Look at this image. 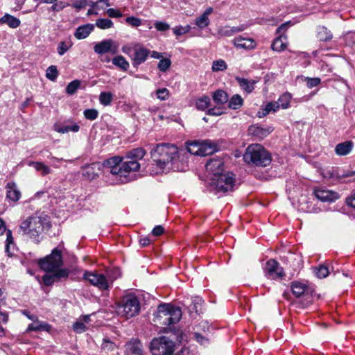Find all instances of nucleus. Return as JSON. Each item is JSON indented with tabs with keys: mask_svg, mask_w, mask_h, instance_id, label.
<instances>
[{
	"mask_svg": "<svg viewBox=\"0 0 355 355\" xmlns=\"http://www.w3.org/2000/svg\"><path fill=\"white\" fill-rule=\"evenodd\" d=\"M153 160L157 167L166 171L184 170V164L180 161L178 148L170 144H159L151 150Z\"/></svg>",
	"mask_w": 355,
	"mask_h": 355,
	"instance_id": "obj_1",
	"label": "nucleus"
},
{
	"mask_svg": "<svg viewBox=\"0 0 355 355\" xmlns=\"http://www.w3.org/2000/svg\"><path fill=\"white\" fill-rule=\"evenodd\" d=\"M206 170L214 175L213 180H216V189L218 193L232 191L235 179L232 173H223L224 162L222 159H211L206 164Z\"/></svg>",
	"mask_w": 355,
	"mask_h": 355,
	"instance_id": "obj_2",
	"label": "nucleus"
},
{
	"mask_svg": "<svg viewBox=\"0 0 355 355\" xmlns=\"http://www.w3.org/2000/svg\"><path fill=\"white\" fill-rule=\"evenodd\" d=\"M51 223L47 216H33L23 220L19 226L23 234L33 241L39 243L40 235L44 230L51 228Z\"/></svg>",
	"mask_w": 355,
	"mask_h": 355,
	"instance_id": "obj_3",
	"label": "nucleus"
},
{
	"mask_svg": "<svg viewBox=\"0 0 355 355\" xmlns=\"http://www.w3.org/2000/svg\"><path fill=\"white\" fill-rule=\"evenodd\" d=\"M181 318L182 311L179 307L171 304H161L154 313L153 321L157 326L170 329V327L178 322Z\"/></svg>",
	"mask_w": 355,
	"mask_h": 355,
	"instance_id": "obj_4",
	"label": "nucleus"
},
{
	"mask_svg": "<svg viewBox=\"0 0 355 355\" xmlns=\"http://www.w3.org/2000/svg\"><path fill=\"white\" fill-rule=\"evenodd\" d=\"M244 162L252 166L266 167L272 161L270 153L261 144H253L248 146L243 155Z\"/></svg>",
	"mask_w": 355,
	"mask_h": 355,
	"instance_id": "obj_5",
	"label": "nucleus"
},
{
	"mask_svg": "<svg viewBox=\"0 0 355 355\" xmlns=\"http://www.w3.org/2000/svg\"><path fill=\"white\" fill-rule=\"evenodd\" d=\"M122 160V157L114 156L105 159L102 164L104 173L108 178L107 181L111 184L128 183V178L120 175Z\"/></svg>",
	"mask_w": 355,
	"mask_h": 355,
	"instance_id": "obj_6",
	"label": "nucleus"
},
{
	"mask_svg": "<svg viewBox=\"0 0 355 355\" xmlns=\"http://www.w3.org/2000/svg\"><path fill=\"white\" fill-rule=\"evenodd\" d=\"M139 300L133 294L124 295L116 306L118 315L126 319L136 316L139 314Z\"/></svg>",
	"mask_w": 355,
	"mask_h": 355,
	"instance_id": "obj_7",
	"label": "nucleus"
},
{
	"mask_svg": "<svg viewBox=\"0 0 355 355\" xmlns=\"http://www.w3.org/2000/svg\"><path fill=\"white\" fill-rule=\"evenodd\" d=\"M175 343L166 336L154 338L150 343L153 355H172L175 351Z\"/></svg>",
	"mask_w": 355,
	"mask_h": 355,
	"instance_id": "obj_8",
	"label": "nucleus"
},
{
	"mask_svg": "<svg viewBox=\"0 0 355 355\" xmlns=\"http://www.w3.org/2000/svg\"><path fill=\"white\" fill-rule=\"evenodd\" d=\"M39 265L45 271L58 270L62 265L61 251L58 248L53 249L51 254L39 261Z\"/></svg>",
	"mask_w": 355,
	"mask_h": 355,
	"instance_id": "obj_9",
	"label": "nucleus"
},
{
	"mask_svg": "<svg viewBox=\"0 0 355 355\" xmlns=\"http://www.w3.org/2000/svg\"><path fill=\"white\" fill-rule=\"evenodd\" d=\"M83 279L100 290H107L109 287L105 277L102 274L85 271L83 275Z\"/></svg>",
	"mask_w": 355,
	"mask_h": 355,
	"instance_id": "obj_10",
	"label": "nucleus"
},
{
	"mask_svg": "<svg viewBox=\"0 0 355 355\" xmlns=\"http://www.w3.org/2000/svg\"><path fill=\"white\" fill-rule=\"evenodd\" d=\"M264 271L266 277L272 279H280L284 275L283 268L274 259H270L267 261Z\"/></svg>",
	"mask_w": 355,
	"mask_h": 355,
	"instance_id": "obj_11",
	"label": "nucleus"
},
{
	"mask_svg": "<svg viewBox=\"0 0 355 355\" xmlns=\"http://www.w3.org/2000/svg\"><path fill=\"white\" fill-rule=\"evenodd\" d=\"M48 272L49 273L44 275L42 278L43 282L46 286H51L53 283L59 282L62 278L66 279L69 275V270L66 268Z\"/></svg>",
	"mask_w": 355,
	"mask_h": 355,
	"instance_id": "obj_12",
	"label": "nucleus"
},
{
	"mask_svg": "<svg viewBox=\"0 0 355 355\" xmlns=\"http://www.w3.org/2000/svg\"><path fill=\"white\" fill-rule=\"evenodd\" d=\"M273 131L272 126H262L259 124L251 125L248 128V135L257 140H262Z\"/></svg>",
	"mask_w": 355,
	"mask_h": 355,
	"instance_id": "obj_13",
	"label": "nucleus"
},
{
	"mask_svg": "<svg viewBox=\"0 0 355 355\" xmlns=\"http://www.w3.org/2000/svg\"><path fill=\"white\" fill-rule=\"evenodd\" d=\"M140 168V164L135 161L125 159L121 162L120 175H125L128 178V182L133 180L135 175H131V172L137 171Z\"/></svg>",
	"mask_w": 355,
	"mask_h": 355,
	"instance_id": "obj_14",
	"label": "nucleus"
},
{
	"mask_svg": "<svg viewBox=\"0 0 355 355\" xmlns=\"http://www.w3.org/2000/svg\"><path fill=\"white\" fill-rule=\"evenodd\" d=\"M114 42L112 40H104L95 44L94 47V52L97 54H104L111 52L114 54L117 52V46L113 47Z\"/></svg>",
	"mask_w": 355,
	"mask_h": 355,
	"instance_id": "obj_15",
	"label": "nucleus"
},
{
	"mask_svg": "<svg viewBox=\"0 0 355 355\" xmlns=\"http://www.w3.org/2000/svg\"><path fill=\"white\" fill-rule=\"evenodd\" d=\"M219 149L218 144L211 140L199 141V156H207L213 154Z\"/></svg>",
	"mask_w": 355,
	"mask_h": 355,
	"instance_id": "obj_16",
	"label": "nucleus"
},
{
	"mask_svg": "<svg viewBox=\"0 0 355 355\" xmlns=\"http://www.w3.org/2000/svg\"><path fill=\"white\" fill-rule=\"evenodd\" d=\"M232 42L236 48L246 50L254 49L257 46V43L253 39L243 37L241 36L235 37Z\"/></svg>",
	"mask_w": 355,
	"mask_h": 355,
	"instance_id": "obj_17",
	"label": "nucleus"
},
{
	"mask_svg": "<svg viewBox=\"0 0 355 355\" xmlns=\"http://www.w3.org/2000/svg\"><path fill=\"white\" fill-rule=\"evenodd\" d=\"M291 290L296 297H300L311 293L308 285L301 282H294L291 284Z\"/></svg>",
	"mask_w": 355,
	"mask_h": 355,
	"instance_id": "obj_18",
	"label": "nucleus"
},
{
	"mask_svg": "<svg viewBox=\"0 0 355 355\" xmlns=\"http://www.w3.org/2000/svg\"><path fill=\"white\" fill-rule=\"evenodd\" d=\"M150 51L144 47L137 48L135 50L133 57V65L138 66L144 63L150 55Z\"/></svg>",
	"mask_w": 355,
	"mask_h": 355,
	"instance_id": "obj_19",
	"label": "nucleus"
},
{
	"mask_svg": "<svg viewBox=\"0 0 355 355\" xmlns=\"http://www.w3.org/2000/svg\"><path fill=\"white\" fill-rule=\"evenodd\" d=\"M353 147V141L347 140L337 144L335 147L334 150L336 154L339 156H346L352 152Z\"/></svg>",
	"mask_w": 355,
	"mask_h": 355,
	"instance_id": "obj_20",
	"label": "nucleus"
},
{
	"mask_svg": "<svg viewBox=\"0 0 355 355\" xmlns=\"http://www.w3.org/2000/svg\"><path fill=\"white\" fill-rule=\"evenodd\" d=\"M94 29V25L92 24H87L80 26L76 28L74 33V36L78 40L85 39L89 35Z\"/></svg>",
	"mask_w": 355,
	"mask_h": 355,
	"instance_id": "obj_21",
	"label": "nucleus"
},
{
	"mask_svg": "<svg viewBox=\"0 0 355 355\" xmlns=\"http://www.w3.org/2000/svg\"><path fill=\"white\" fill-rule=\"evenodd\" d=\"M146 154V151L142 148H136L132 149L126 153L123 159H127L129 161H135L139 162V161L144 157Z\"/></svg>",
	"mask_w": 355,
	"mask_h": 355,
	"instance_id": "obj_22",
	"label": "nucleus"
},
{
	"mask_svg": "<svg viewBox=\"0 0 355 355\" xmlns=\"http://www.w3.org/2000/svg\"><path fill=\"white\" fill-rule=\"evenodd\" d=\"M96 169H100V164L98 163H92L86 165L83 168V175L88 180H94L98 176Z\"/></svg>",
	"mask_w": 355,
	"mask_h": 355,
	"instance_id": "obj_23",
	"label": "nucleus"
},
{
	"mask_svg": "<svg viewBox=\"0 0 355 355\" xmlns=\"http://www.w3.org/2000/svg\"><path fill=\"white\" fill-rule=\"evenodd\" d=\"M6 198L8 200H19L21 198V192L17 187L15 182H8L6 186Z\"/></svg>",
	"mask_w": 355,
	"mask_h": 355,
	"instance_id": "obj_24",
	"label": "nucleus"
},
{
	"mask_svg": "<svg viewBox=\"0 0 355 355\" xmlns=\"http://www.w3.org/2000/svg\"><path fill=\"white\" fill-rule=\"evenodd\" d=\"M0 24H6L11 28H16L20 26L21 21L15 16L6 13L0 18Z\"/></svg>",
	"mask_w": 355,
	"mask_h": 355,
	"instance_id": "obj_25",
	"label": "nucleus"
},
{
	"mask_svg": "<svg viewBox=\"0 0 355 355\" xmlns=\"http://www.w3.org/2000/svg\"><path fill=\"white\" fill-rule=\"evenodd\" d=\"M287 37L286 35H279L272 42L271 48L273 51L280 52L286 48Z\"/></svg>",
	"mask_w": 355,
	"mask_h": 355,
	"instance_id": "obj_26",
	"label": "nucleus"
},
{
	"mask_svg": "<svg viewBox=\"0 0 355 355\" xmlns=\"http://www.w3.org/2000/svg\"><path fill=\"white\" fill-rule=\"evenodd\" d=\"M292 206L303 212L315 211L312 201H293Z\"/></svg>",
	"mask_w": 355,
	"mask_h": 355,
	"instance_id": "obj_27",
	"label": "nucleus"
},
{
	"mask_svg": "<svg viewBox=\"0 0 355 355\" xmlns=\"http://www.w3.org/2000/svg\"><path fill=\"white\" fill-rule=\"evenodd\" d=\"M236 80L241 89L247 93H251L254 89V85L256 83L254 80H249L246 78L239 77H236Z\"/></svg>",
	"mask_w": 355,
	"mask_h": 355,
	"instance_id": "obj_28",
	"label": "nucleus"
},
{
	"mask_svg": "<svg viewBox=\"0 0 355 355\" xmlns=\"http://www.w3.org/2000/svg\"><path fill=\"white\" fill-rule=\"evenodd\" d=\"M212 98L216 104L222 105L228 101V95L225 91L217 89L212 93Z\"/></svg>",
	"mask_w": 355,
	"mask_h": 355,
	"instance_id": "obj_29",
	"label": "nucleus"
},
{
	"mask_svg": "<svg viewBox=\"0 0 355 355\" xmlns=\"http://www.w3.org/2000/svg\"><path fill=\"white\" fill-rule=\"evenodd\" d=\"M313 193L318 200H333V193L329 190L318 188L314 189Z\"/></svg>",
	"mask_w": 355,
	"mask_h": 355,
	"instance_id": "obj_30",
	"label": "nucleus"
},
{
	"mask_svg": "<svg viewBox=\"0 0 355 355\" xmlns=\"http://www.w3.org/2000/svg\"><path fill=\"white\" fill-rule=\"evenodd\" d=\"M227 102L229 108L237 110L243 105V99L239 94H234Z\"/></svg>",
	"mask_w": 355,
	"mask_h": 355,
	"instance_id": "obj_31",
	"label": "nucleus"
},
{
	"mask_svg": "<svg viewBox=\"0 0 355 355\" xmlns=\"http://www.w3.org/2000/svg\"><path fill=\"white\" fill-rule=\"evenodd\" d=\"M112 64L121 70L126 71L129 68V63L123 55H117L112 59Z\"/></svg>",
	"mask_w": 355,
	"mask_h": 355,
	"instance_id": "obj_32",
	"label": "nucleus"
},
{
	"mask_svg": "<svg viewBox=\"0 0 355 355\" xmlns=\"http://www.w3.org/2000/svg\"><path fill=\"white\" fill-rule=\"evenodd\" d=\"M211 100L207 96H202L196 101V107L198 110L205 111L209 107Z\"/></svg>",
	"mask_w": 355,
	"mask_h": 355,
	"instance_id": "obj_33",
	"label": "nucleus"
},
{
	"mask_svg": "<svg viewBox=\"0 0 355 355\" xmlns=\"http://www.w3.org/2000/svg\"><path fill=\"white\" fill-rule=\"evenodd\" d=\"M203 303V300L200 297H194L192 298L191 304L189 306L190 312H195L198 314L201 313V307Z\"/></svg>",
	"mask_w": 355,
	"mask_h": 355,
	"instance_id": "obj_34",
	"label": "nucleus"
},
{
	"mask_svg": "<svg viewBox=\"0 0 355 355\" xmlns=\"http://www.w3.org/2000/svg\"><path fill=\"white\" fill-rule=\"evenodd\" d=\"M28 165L34 167L36 171L41 172L42 175H48L51 173L50 168L44 165L42 162L31 161L28 163Z\"/></svg>",
	"mask_w": 355,
	"mask_h": 355,
	"instance_id": "obj_35",
	"label": "nucleus"
},
{
	"mask_svg": "<svg viewBox=\"0 0 355 355\" xmlns=\"http://www.w3.org/2000/svg\"><path fill=\"white\" fill-rule=\"evenodd\" d=\"M279 107L280 105L279 102H270L266 105L261 114L260 112H258L259 116L261 117L263 116H266L272 111L275 112L279 108Z\"/></svg>",
	"mask_w": 355,
	"mask_h": 355,
	"instance_id": "obj_36",
	"label": "nucleus"
},
{
	"mask_svg": "<svg viewBox=\"0 0 355 355\" xmlns=\"http://www.w3.org/2000/svg\"><path fill=\"white\" fill-rule=\"evenodd\" d=\"M80 130V126L74 123L71 125H63V126H56L55 127V130L59 133L64 134L67 133L69 131L77 132Z\"/></svg>",
	"mask_w": 355,
	"mask_h": 355,
	"instance_id": "obj_37",
	"label": "nucleus"
},
{
	"mask_svg": "<svg viewBox=\"0 0 355 355\" xmlns=\"http://www.w3.org/2000/svg\"><path fill=\"white\" fill-rule=\"evenodd\" d=\"M113 100V94L110 92H102L99 95V102L104 106L110 105Z\"/></svg>",
	"mask_w": 355,
	"mask_h": 355,
	"instance_id": "obj_38",
	"label": "nucleus"
},
{
	"mask_svg": "<svg viewBox=\"0 0 355 355\" xmlns=\"http://www.w3.org/2000/svg\"><path fill=\"white\" fill-rule=\"evenodd\" d=\"M100 29H108L113 26L114 24L110 19L100 18L98 19L95 24Z\"/></svg>",
	"mask_w": 355,
	"mask_h": 355,
	"instance_id": "obj_39",
	"label": "nucleus"
},
{
	"mask_svg": "<svg viewBox=\"0 0 355 355\" xmlns=\"http://www.w3.org/2000/svg\"><path fill=\"white\" fill-rule=\"evenodd\" d=\"M199 141H193L187 143V148L190 154L199 156Z\"/></svg>",
	"mask_w": 355,
	"mask_h": 355,
	"instance_id": "obj_40",
	"label": "nucleus"
},
{
	"mask_svg": "<svg viewBox=\"0 0 355 355\" xmlns=\"http://www.w3.org/2000/svg\"><path fill=\"white\" fill-rule=\"evenodd\" d=\"M58 76V71L56 66L51 65L49 67L46 71V77L51 80L55 81Z\"/></svg>",
	"mask_w": 355,
	"mask_h": 355,
	"instance_id": "obj_41",
	"label": "nucleus"
},
{
	"mask_svg": "<svg viewBox=\"0 0 355 355\" xmlns=\"http://www.w3.org/2000/svg\"><path fill=\"white\" fill-rule=\"evenodd\" d=\"M14 239L12 237V231L10 230H6V248L5 252L8 256L11 257L12 254L10 252V245L13 244Z\"/></svg>",
	"mask_w": 355,
	"mask_h": 355,
	"instance_id": "obj_42",
	"label": "nucleus"
},
{
	"mask_svg": "<svg viewBox=\"0 0 355 355\" xmlns=\"http://www.w3.org/2000/svg\"><path fill=\"white\" fill-rule=\"evenodd\" d=\"M195 24L198 28H204L209 24V17L202 14L200 17L196 19Z\"/></svg>",
	"mask_w": 355,
	"mask_h": 355,
	"instance_id": "obj_43",
	"label": "nucleus"
},
{
	"mask_svg": "<svg viewBox=\"0 0 355 355\" xmlns=\"http://www.w3.org/2000/svg\"><path fill=\"white\" fill-rule=\"evenodd\" d=\"M315 275L319 278H324L329 274V268L324 265H320L315 269Z\"/></svg>",
	"mask_w": 355,
	"mask_h": 355,
	"instance_id": "obj_44",
	"label": "nucleus"
},
{
	"mask_svg": "<svg viewBox=\"0 0 355 355\" xmlns=\"http://www.w3.org/2000/svg\"><path fill=\"white\" fill-rule=\"evenodd\" d=\"M171 65V61L169 58H162L158 63L157 67L162 72H166Z\"/></svg>",
	"mask_w": 355,
	"mask_h": 355,
	"instance_id": "obj_45",
	"label": "nucleus"
},
{
	"mask_svg": "<svg viewBox=\"0 0 355 355\" xmlns=\"http://www.w3.org/2000/svg\"><path fill=\"white\" fill-rule=\"evenodd\" d=\"M211 68L214 71H224L227 68V65L223 60H218L213 62Z\"/></svg>",
	"mask_w": 355,
	"mask_h": 355,
	"instance_id": "obj_46",
	"label": "nucleus"
},
{
	"mask_svg": "<svg viewBox=\"0 0 355 355\" xmlns=\"http://www.w3.org/2000/svg\"><path fill=\"white\" fill-rule=\"evenodd\" d=\"M80 85V82L78 80H73L72 82L69 83L66 88V92L68 94H73L78 88Z\"/></svg>",
	"mask_w": 355,
	"mask_h": 355,
	"instance_id": "obj_47",
	"label": "nucleus"
},
{
	"mask_svg": "<svg viewBox=\"0 0 355 355\" xmlns=\"http://www.w3.org/2000/svg\"><path fill=\"white\" fill-rule=\"evenodd\" d=\"M49 325L46 322L32 323L28 327V331L48 330Z\"/></svg>",
	"mask_w": 355,
	"mask_h": 355,
	"instance_id": "obj_48",
	"label": "nucleus"
},
{
	"mask_svg": "<svg viewBox=\"0 0 355 355\" xmlns=\"http://www.w3.org/2000/svg\"><path fill=\"white\" fill-rule=\"evenodd\" d=\"M291 96L289 94H284L282 96H281L278 101L279 103V105L283 109H286L288 107L289 103H290Z\"/></svg>",
	"mask_w": 355,
	"mask_h": 355,
	"instance_id": "obj_49",
	"label": "nucleus"
},
{
	"mask_svg": "<svg viewBox=\"0 0 355 355\" xmlns=\"http://www.w3.org/2000/svg\"><path fill=\"white\" fill-rule=\"evenodd\" d=\"M83 114L87 119L94 121L98 117V112L96 109H87Z\"/></svg>",
	"mask_w": 355,
	"mask_h": 355,
	"instance_id": "obj_50",
	"label": "nucleus"
},
{
	"mask_svg": "<svg viewBox=\"0 0 355 355\" xmlns=\"http://www.w3.org/2000/svg\"><path fill=\"white\" fill-rule=\"evenodd\" d=\"M71 44L70 42H66L64 41L60 42L58 45V53L60 55H63L71 47Z\"/></svg>",
	"mask_w": 355,
	"mask_h": 355,
	"instance_id": "obj_51",
	"label": "nucleus"
},
{
	"mask_svg": "<svg viewBox=\"0 0 355 355\" xmlns=\"http://www.w3.org/2000/svg\"><path fill=\"white\" fill-rule=\"evenodd\" d=\"M318 38L320 41H327L331 38V35L327 32L325 27H320L318 31Z\"/></svg>",
	"mask_w": 355,
	"mask_h": 355,
	"instance_id": "obj_52",
	"label": "nucleus"
},
{
	"mask_svg": "<svg viewBox=\"0 0 355 355\" xmlns=\"http://www.w3.org/2000/svg\"><path fill=\"white\" fill-rule=\"evenodd\" d=\"M125 22L132 27H138L141 25V19L134 16L128 17L125 19Z\"/></svg>",
	"mask_w": 355,
	"mask_h": 355,
	"instance_id": "obj_53",
	"label": "nucleus"
},
{
	"mask_svg": "<svg viewBox=\"0 0 355 355\" xmlns=\"http://www.w3.org/2000/svg\"><path fill=\"white\" fill-rule=\"evenodd\" d=\"M191 29V26L189 25H187L185 26H175L173 28V33L177 36H180L183 34L188 33Z\"/></svg>",
	"mask_w": 355,
	"mask_h": 355,
	"instance_id": "obj_54",
	"label": "nucleus"
},
{
	"mask_svg": "<svg viewBox=\"0 0 355 355\" xmlns=\"http://www.w3.org/2000/svg\"><path fill=\"white\" fill-rule=\"evenodd\" d=\"M156 95L158 99L165 101L169 97V91L166 88L158 89Z\"/></svg>",
	"mask_w": 355,
	"mask_h": 355,
	"instance_id": "obj_55",
	"label": "nucleus"
},
{
	"mask_svg": "<svg viewBox=\"0 0 355 355\" xmlns=\"http://www.w3.org/2000/svg\"><path fill=\"white\" fill-rule=\"evenodd\" d=\"M306 85L309 88H313L318 86L320 83V79L319 78H305Z\"/></svg>",
	"mask_w": 355,
	"mask_h": 355,
	"instance_id": "obj_56",
	"label": "nucleus"
},
{
	"mask_svg": "<svg viewBox=\"0 0 355 355\" xmlns=\"http://www.w3.org/2000/svg\"><path fill=\"white\" fill-rule=\"evenodd\" d=\"M291 26V22L290 21L281 24V26L277 28L276 33L278 34L279 35H285V32Z\"/></svg>",
	"mask_w": 355,
	"mask_h": 355,
	"instance_id": "obj_57",
	"label": "nucleus"
},
{
	"mask_svg": "<svg viewBox=\"0 0 355 355\" xmlns=\"http://www.w3.org/2000/svg\"><path fill=\"white\" fill-rule=\"evenodd\" d=\"M155 28L158 31H166L169 29L170 26L166 22L164 21H155L154 24Z\"/></svg>",
	"mask_w": 355,
	"mask_h": 355,
	"instance_id": "obj_58",
	"label": "nucleus"
},
{
	"mask_svg": "<svg viewBox=\"0 0 355 355\" xmlns=\"http://www.w3.org/2000/svg\"><path fill=\"white\" fill-rule=\"evenodd\" d=\"M107 14L110 17H115L119 18L122 17V13L119 10H116L114 8H109L107 10Z\"/></svg>",
	"mask_w": 355,
	"mask_h": 355,
	"instance_id": "obj_59",
	"label": "nucleus"
},
{
	"mask_svg": "<svg viewBox=\"0 0 355 355\" xmlns=\"http://www.w3.org/2000/svg\"><path fill=\"white\" fill-rule=\"evenodd\" d=\"M334 275H336L337 282H339L342 279V278H344L345 283L347 284H350V278L347 273L343 272L340 274L339 272H334Z\"/></svg>",
	"mask_w": 355,
	"mask_h": 355,
	"instance_id": "obj_60",
	"label": "nucleus"
},
{
	"mask_svg": "<svg viewBox=\"0 0 355 355\" xmlns=\"http://www.w3.org/2000/svg\"><path fill=\"white\" fill-rule=\"evenodd\" d=\"M73 330L77 333H82L86 330L85 324L82 322H76L73 325Z\"/></svg>",
	"mask_w": 355,
	"mask_h": 355,
	"instance_id": "obj_61",
	"label": "nucleus"
},
{
	"mask_svg": "<svg viewBox=\"0 0 355 355\" xmlns=\"http://www.w3.org/2000/svg\"><path fill=\"white\" fill-rule=\"evenodd\" d=\"M88 4V0H78L75 1L71 6L77 10L85 8Z\"/></svg>",
	"mask_w": 355,
	"mask_h": 355,
	"instance_id": "obj_62",
	"label": "nucleus"
},
{
	"mask_svg": "<svg viewBox=\"0 0 355 355\" xmlns=\"http://www.w3.org/2000/svg\"><path fill=\"white\" fill-rule=\"evenodd\" d=\"M194 336L196 340L201 345H206L209 343L208 338L202 336L200 333H195Z\"/></svg>",
	"mask_w": 355,
	"mask_h": 355,
	"instance_id": "obj_63",
	"label": "nucleus"
},
{
	"mask_svg": "<svg viewBox=\"0 0 355 355\" xmlns=\"http://www.w3.org/2000/svg\"><path fill=\"white\" fill-rule=\"evenodd\" d=\"M348 214L355 218V201H345Z\"/></svg>",
	"mask_w": 355,
	"mask_h": 355,
	"instance_id": "obj_64",
	"label": "nucleus"
}]
</instances>
